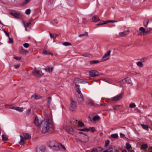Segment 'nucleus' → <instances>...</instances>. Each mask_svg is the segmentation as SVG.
Listing matches in <instances>:
<instances>
[{"mask_svg":"<svg viewBox=\"0 0 152 152\" xmlns=\"http://www.w3.org/2000/svg\"><path fill=\"white\" fill-rule=\"evenodd\" d=\"M53 121L51 118L45 119L41 122L40 127L42 133L46 132L50 128L53 129Z\"/></svg>","mask_w":152,"mask_h":152,"instance_id":"nucleus-1","label":"nucleus"},{"mask_svg":"<svg viewBox=\"0 0 152 152\" xmlns=\"http://www.w3.org/2000/svg\"><path fill=\"white\" fill-rule=\"evenodd\" d=\"M74 83L75 85V90L78 94L77 96L78 99L80 102H83L84 100L83 96L79 89L80 86L79 84L81 83H87V82L83 81L82 79L77 78L74 80Z\"/></svg>","mask_w":152,"mask_h":152,"instance_id":"nucleus-2","label":"nucleus"},{"mask_svg":"<svg viewBox=\"0 0 152 152\" xmlns=\"http://www.w3.org/2000/svg\"><path fill=\"white\" fill-rule=\"evenodd\" d=\"M76 137L77 139L83 142H86L88 140V136L82 132L77 133Z\"/></svg>","mask_w":152,"mask_h":152,"instance_id":"nucleus-3","label":"nucleus"},{"mask_svg":"<svg viewBox=\"0 0 152 152\" xmlns=\"http://www.w3.org/2000/svg\"><path fill=\"white\" fill-rule=\"evenodd\" d=\"M49 146L52 149L54 150H57L59 149V145L55 141L50 142Z\"/></svg>","mask_w":152,"mask_h":152,"instance_id":"nucleus-4","label":"nucleus"},{"mask_svg":"<svg viewBox=\"0 0 152 152\" xmlns=\"http://www.w3.org/2000/svg\"><path fill=\"white\" fill-rule=\"evenodd\" d=\"M33 73L35 76L38 77L43 75L44 74L42 71L36 69H34Z\"/></svg>","mask_w":152,"mask_h":152,"instance_id":"nucleus-5","label":"nucleus"},{"mask_svg":"<svg viewBox=\"0 0 152 152\" xmlns=\"http://www.w3.org/2000/svg\"><path fill=\"white\" fill-rule=\"evenodd\" d=\"M89 75L91 77H96L99 75V72L96 70H91L89 71Z\"/></svg>","mask_w":152,"mask_h":152,"instance_id":"nucleus-6","label":"nucleus"},{"mask_svg":"<svg viewBox=\"0 0 152 152\" xmlns=\"http://www.w3.org/2000/svg\"><path fill=\"white\" fill-rule=\"evenodd\" d=\"M77 106L76 102L73 100H72L70 105V109L72 111H74L77 107Z\"/></svg>","mask_w":152,"mask_h":152,"instance_id":"nucleus-7","label":"nucleus"},{"mask_svg":"<svg viewBox=\"0 0 152 152\" xmlns=\"http://www.w3.org/2000/svg\"><path fill=\"white\" fill-rule=\"evenodd\" d=\"M123 94V93H122L113 97L112 98V100L116 102L120 100L122 98Z\"/></svg>","mask_w":152,"mask_h":152,"instance_id":"nucleus-8","label":"nucleus"},{"mask_svg":"<svg viewBox=\"0 0 152 152\" xmlns=\"http://www.w3.org/2000/svg\"><path fill=\"white\" fill-rule=\"evenodd\" d=\"M10 13L12 15L14 16L16 18H18L20 16V13L19 12L16 11H14Z\"/></svg>","mask_w":152,"mask_h":152,"instance_id":"nucleus-9","label":"nucleus"},{"mask_svg":"<svg viewBox=\"0 0 152 152\" xmlns=\"http://www.w3.org/2000/svg\"><path fill=\"white\" fill-rule=\"evenodd\" d=\"M111 51L109 50L102 57V58L104 59V60H107L108 59L107 58L110 55Z\"/></svg>","mask_w":152,"mask_h":152,"instance_id":"nucleus-10","label":"nucleus"},{"mask_svg":"<svg viewBox=\"0 0 152 152\" xmlns=\"http://www.w3.org/2000/svg\"><path fill=\"white\" fill-rule=\"evenodd\" d=\"M37 150L39 152H45V148L43 145L39 146L37 148Z\"/></svg>","mask_w":152,"mask_h":152,"instance_id":"nucleus-11","label":"nucleus"},{"mask_svg":"<svg viewBox=\"0 0 152 152\" xmlns=\"http://www.w3.org/2000/svg\"><path fill=\"white\" fill-rule=\"evenodd\" d=\"M41 121H40L37 117H36L34 120V124L37 126H39L41 125Z\"/></svg>","mask_w":152,"mask_h":152,"instance_id":"nucleus-12","label":"nucleus"},{"mask_svg":"<svg viewBox=\"0 0 152 152\" xmlns=\"http://www.w3.org/2000/svg\"><path fill=\"white\" fill-rule=\"evenodd\" d=\"M23 137L26 140L30 139L31 138V136L30 134L28 133H23Z\"/></svg>","mask_w":152,"mask_h":152,"instance_id":"nucleus-13","label":"nucleus"},{"mask_svg":"<svg viewBox=\"0 0 152 152\" xmlns=\"http://www.w3.org/2000/svg\"><path fill=\"white\" fill-rule=\"evenodd\" d=\"M66 131L68 133L72 134L74 132V130L72 127H69L66 128Z\"/></svg>","mask_w":152,"mask_h":152,"instance_id":"nucleus-14","label":"nucleus"},{"mask_svg":"<svg viewBox=\"0 0 152 152\" xmlns=\"http://www.w3.org/2000/svg\"><path fill=\"white\" fill-rule=\"evenodd\" d=\"M20 140L19 142V143L20 145H23L25 143L26 140L21 135H20Z\"/></svg>","mask_w":152,"mask_h":152,"instance_id":"nucleus-15","label":"nucleus"},{"mask_svg":"<svg viewBox=\"0 0 152 152\" xmlns=\"http://www.w3.org/2000/svg\"><path fill=\"white\" fill-rule=\"evenodd\" d=\"M129 33V30H128L122 32H120L119 33V34L121 37H124V36L128 34Z\"/></svg>","mask_w":152,"mask_h":152,"instance_id":"nucleus-16","label":"nucleus"},{"mask_svg":"<svg viewBox=\"0 0 152 152\" xmlns=\"http://www.w3.org/2000/svg\"><path fill=\"white\" fill-rule=\"evenodd\" d=\"M41 97L39 95H34L31 96V98L35 100H37L40 99Z\"/></svg>","mask_w":152,"mask_h":152,"instance_id":"nucleus-17","label":"nucleus"},{"mask_svg":"<svg viewBox=\"0 0 152 152\" xmlns=\"http://www.w3.org/2000/svg\"><path fill=\"white\" fill-rule=\"evenodd\" d=\"M100 119V117L98 115H96L94 116L92 118L93 121H99Z\"/></svg>","mask_w":152,"mask_h":152,"instance_id":"nucleus-18","label":"nucleus"},{"mask_svg":"<svg viewBox=\"0 0 152 152\" xmlns=\"http://www.w3.org/2000/svg\"><path fill=\"white\" fill-rule=\"evenodd\" d=\"M122 81L124 83H125L124 81H125L126 83H127L128 84L130 83L131 82V80H130V78H129L128 77L126 78L124 80H122Z\"/></svg>","mask_w":152,"mask_h":152,"instance_id":"nucleus-19","label":"nucleus"},{"mask_svg":"<svg viewBox=\"0 0 152 152\" xmlns=\"http://www.w3.org/2000/svg\"><path fill=\"white\" fill-rule=\"evenodd\" d=\"M20 52L21 54H24L25 53H28V51L27 50H24L23 48V47H22L20 50Z\"/></svg>","mask_w":152,"mask_h":152,"instance_id":"nucleus-20","label":"nucleus"},{"mask_svg":"<svg viewBox=\"0 0 152 152\" xmlns=\"http://www.w3.org/2000/svg\"><path fill=\"white\" fill-rule=\"evenodd\" d=\"M140 125L143 128V129L146 130H147L149 128V126L148 125L146 124H141Z\"/></svg>","mask_w":152,"mask_h":152,"instance_id":"nucleus-21","label":"nucleus"},{"mask_svg":"<svg viewBox=\"0 0 152 152\" xmlns=\"http://www.w3.org/2000/svg\"><path fill=\"white\" fill-rule=\"evenodd\" d=\"M92 20L94 22H96L100 20L96 16L94 15L92 17Z\"/></svg>","mask_w":152,"mask_h":152,"instance_id":"nucleus-22","label":"nucleus"},{"mask_svg":"<svg viewBox=\"0 0 152 152\" xmlns=\"http://www.w3.org/2000/svg\"><path fill=\"white\" fill-rule=\"evenodd\" d=\"M78 126L80 127H83L84 126V124L80 121H79L77 122Z\"/></svg>","mask_w":152,"mask_h":152,"instance_id":"nucleus-23","label":"nucleus"},{"mask_svg":"<svg viewBox=\"0 0 152 152\" xmlns=\"http://www.w3.org/2000/svg\"><path fill=\"white\" fill-rule=\"evenodd\" d=\"M46 71L50 73L53 70V67H48L45 69Z\"/></svg>","mask_w":152,"mask_h":152,"instance_id":"nucleus-24","label":"nucleus"},{"mask_svg":"<svg viewBox=\"0 0 152 152\" xmlns=\"http://www.w3.org/2000/svg\"><path fill=\"white\" fill-rule=\"evenodd\" d=\"M126 148L128 151H129V150L132 148V146L129 143H126Z\"/></svg>","mask_w":152,"mask_h":152,"instance_id":"nucleus-25","label":"nucleus"},{"mask_svg":"<svg viewBox=\"0 0 152 152\" xmlns=\"http://www.w3.org/2000/svg\"><path fill=\"white\" fill-rule=\"evenodd\" d=\"M110 137H111L115 139L117 138L118 137V134L116 133L111 134Z\"/></svg>","mask_w":152,"mask_h":152,"instance_id":"nucleus-26","label":"nucleus"},{"mask_svg":"<svg viewBox=\"0 0 152 152\" xmlns=\"http://www.w3.org/2000/svg\"><path fill=\"white\" fill-rule=\"evenodd\" d=\"M23 107H16V111H18L20 112H21L23 111Z\"/></svg>","mask_w":152,"mask_h":152,"instance_id":"nucleus-27","label":"nucleus"},{"mask_svg":"<svg viewBox=\"0 0 152 152\" xmlns=\"http://www.w3.org/2000/svg\"><path fill=\"white\" fill-rule=\"evenodd\" d=\"M148 147V145L147 144H143L141 146V148L142 149H146Z\"/></svg>","mask_w":152,"mask_h":152,"instance_id":"nucleus-28","label":"nucleus"},{"mask_svg":"<svg viewBox=\"0 0 152 152\" xmlns=\"http://www.w3.org/2000/svg\"><path fill=\"white\" fill-rule=\"evenodd\" d=\"M137 65L138 66L140 67H141L143 66V64L141 61L137 62Z\"/></svg>","mask_w":152,"mask_h":152,"instance_id":"nucleus-29","label":"nucleus"},{"mask_svg":"<svg viewBox=\"0 0 152 152\" xmlns=\"http://www.w3.org/2000/svg\"><path fill=\"white\" fill-rule=\"evenodd\" d=\"M136 106L135 104L134 103H131L129 105V107L131 108H134L136 107Z\"/></svg>","mask_w":152,"mask_h":152,"instance_id":"nucleus-30","label":"nucleus"},{"mask_svg":"<svg viewBox=\"0 0 152 152\" xmlns=\"http://www.w3.org/2000/svg\"><path fill=\"white\" fill-rule=\"evenodd\" d=\"M48 98V100L47 101V104L48 105V106L49 107L50 104L51 98L50 97H49Z\"/></svg>","mask_w":152,"mask_h":152,"instance_id":"nucleus-31","label":"nucleus"},{"mask_svg":"<svg viewBox=\"0 0 152 152\" xmlns=\"http://www.w3.org/2000/svg\"><path fill=\"white\" fill-rule=\"evenodd\" d=\"M99 62V61L98 60L92 61L90 62L91 64H96Z\"/></svg>","mask_w":152,"mask_h":152,"instance_id":"nucleus-32","label":"nucleus"},{"mask_svg":"<svg viewBox=\"0 0 152 152\" xmlns=\"http://www.w3.org/2000/svg\"><path fill=\"white\" fill-rule=\"evenodd\" d=\"M140 31H142V32L143 33H147V32L145 31V29L143 27H141L139 28Z\"/></svg>","mask_w":152,"mask_h":152,"instance_id":"nucleus-33","label":"nucleus"},{"mask_svg":"<svg viewBox=\"0 0 152 152\" xmlns=\"http://www.w3.org/2000/svg\"><path fill=\"white\" fill-rule=\"evenodd\" d=\"M110 143V141L109 140H106L105 142L104 146L105 147H107L108 146Z\"/></svg>","mask_w":152,"mask_h":152,"instance_id":"nucleus-34","label":"nucleus"},{"mask_svg":"<svg viewBox=\"0 0 152 152\" xmlns=\"http://www.w3.org/2000/svg\"><path fill=\"white\" fill-rule=\"evenodd\" d=\"M121 106L120 105H118L113 106V107L114 110H119V107Z\"/></svg>","mask_w":152,"mask_h":152,"instance_id":"nucleus-35","label":"nucleus"},{"mask_svg":"<svg viewBox=\"0 0 152 152\" xmlns=\"http://www.w3.org/2000/svg\"><path fill=\"white\" fill-rule=\"evenodd\" d=\"M149 21V20H147L145 21L144 22V26L145 27L147 26Z\"/></svg>","mask_w":152,"mask_h":152,"instance_id":"nucleus-36","label":"nucleus"},{"mask_svg":"<svg viewBox=\"0 0 152 152\" xmlns=\"http://www.w3.org/2000/svg\"><path fill=\"white\" fill-rule=\"evenodd\" d=\"M31 10L30 9L26 10L25 11V13L26 15H29L30 13Z\"/></svg>","mask_w":152,"mask_h":152,"instance_id":"nucleus-37","label":"nucleus"},{"mask_svg":"<svg viewBox=\"0 0 152 152\" xmlns=\"http://www.w3.org/2000/svg\"><path fill=\"white\" fill-rule=\"evenodd\" d=\"M63 45L65 46H69L71 45L70 43H69L68 42H65L63 43Z\"/></svg>","mask_w":152,"mask_h":152,"instance_id":"nucleus-38","label":"nucleus"},{"mask_svg":"<svg viewBox=\"0 0 152 152\" xmlns=\"http://www.w3.org/2000/svg\"><path fill=\"white\" fill-rule=\"evenodd\" d=\"M23 24L25 28H26L27 27L31 24L30 22L26 23V24H25L24 22H23Z\"/></svg>","mask_w":152,"mask_h":152,"instance_id":"nucleus-39","label":"nucleus"},{"mask_svg":"<svg viewBox=\"0 0 152 152\" xmlns=\"http://www.w3.org/2000/svg\"><path fill=\"white\" fill-rule=\"evenodd\" d=\"M83 36H88V34L87 32H86L84 34H80L79 35V37H81Z\"/></svg>","mask_w":152,"mask_h":152,"instance_id":"nucleus-40","label":"nucleus"},{"mask_svg":"<svg viewBox=\"0 0 152 152\" xmlns=\"http://www.w3.org/2000/svg\"><path fill=\"white\" fill-rule=\"evenodd\" d=\"M2 139L4 140H7V137L5 135H2Z\"/></svg>","mask_w":152,"mask_h":152,"instance_id":"nucleus-41","label":"nucleus"},{"mask_svg":"<svg viewBox=\"0 0 152 152\" xmlns=\"http://www.w3.org/2000/svg\"><path fill=\"white\" fill-rule=\"evenodd\" d=\"M29 45V44L28 43H25L23 44V46L26 48H28Z\"/></svg>","mask_w":152,"mask_h":152,"instance_id":"nucleus-42","label":"nucleus"},{"mask_svg":"<svg viewBox=\"0 0 152 152\" xmlns=\"http://www.w3.org/2000/svg\"><path fill=\"white\" fill-rule=\"evenodd\" d=\"M95 128L94 127H90V131H91V132L93 133L95 131Z\"/></svg>","mask_w":152,"mask_h":152,"instance_id":"nucleus-43","label":"nucleus"},{"mask_svg":"<svg viewBox=\"0 0 152 152\" xmlns=\"http://www.w3.org/2000/svg\"><path fill=\"white\" fill-rule=\"evenodd\" d=\"M30 1V0H25L22 3L23 5L26 4Z\"/></svg>","mask_w":152,"mask_h":152,"instance_id":"nucleus-44","label":"nucleus"},{"mask_svg":"<svg viewBox=\"0 0 152 152\" xmlns=\"http://www.w3.org/2000/svg\"><path fill=\"white\" fill-rule=\"evenodd\" d=\"M88 104L92 106L94 104V102L93 101H91L88 102Z\"/></svg>","mask_w":152,"mask_h":152,"instance_id":"nucleus-45","label":"nucleus"},{"mask_svg":"<svg viewBox=\"0 0 152 152\" xmlns=\"http://www.w3.org/2000/svg\"><path fill=\"white\" fill-rule=\"evenodd\" d=\"M8 38L9 39V43H13V39L12 38H10V37H9Z\"/></svg>","mask_w":152,"mask_h":152,"instance_id":"nucleus-46","label":"nucleus"},{"mask_svg":"<svg viewBox=\"0 0 152 152\" xmlns=\"http://www.w3.org/2000/svg\"><path fill=\"white\" fill-rule=\"evenodd\" d=\"M20 66V65L19 64H17L14 65V67L15 69H17Z\"/></svg>","mask_w":152,"mask_h":152,"instance_id":"nucleus-47","label":"nucleus"},{"mask_svg":"<svg viewBox=\"0 0 152 152\" xmlns=\"http://www.w3.org/2000/svg\"><path fill=\"white\" fill-rule=\"evenodd\" d=\"M59 147L62 148L64 150L65 149V147L62 144H60V145H59Z\"/></svg>","mask_w":152,"mask_h":152,"instance_id":"nucleus-48","label":"nucleus"},{"mask_svg":"<svg viewBox=\"0 0 152 152\" xmlns=\"http://www.w3.org/2000/svg\"><path fill=\"white\" fill-rule=\"evenodd\" d=\"M14 58L17 60H19L21 59L20 57H14Z\"/></svg>","mask_w":152,"mask_h":152,"instance_id":"nucleus-49","label":"nucleus"},{"mask_svg":"<svg viewBox=\"0 0 152 152\" xmlns=\"http://www.w3.org/2000/svg\"><path fill=\"white\" fill-rule=\"evenodd\" d=\"M78 130L81 131H86V128L83 129H77Z\"/></svg>","mask_w":152,"mask_h":152,"instance_id":"nucleus-50","label":"nucleus"},{"mask_svg":"<svg viewBox=\"0 0 152 152\" xmlns=\"http://www.w3.org/2000/svg\"><path fill=\"white\" fill-rule=\"evenodd\" d=\"M31 111V109H28L27 112L26 114L27 115H28L30 113V112Z\"/></svg>","mask_w":152,"mask_h":152,"instance_id":"nucleus-51","label":"nucleus"},{"mask_svg":"<svg viewBox=\"0 0 152 152\" xmlns=\"http://www.w3.org/2000/svg\"><path fill=\"white\" fill-rule=\"evenodd\" d=\"M120 135L121 138H124L125 137V135L123 133H120Z\"/></svg>","mask_w":152,"mask_h":152,"instance_id":"nucleus-52","label":"nucleus"},{"mask_svg":"<svg viewBox=\"0 0 152 152\" xmlns=\"http://www.w3.org/2000/svg\"><path fill=\"white\" fill-rule=\"evenodd\" d=\"M54 22L56 23L57 24L58 22V20L57 19H55L54 20Z\"/></svg>","mask_w":152,"mask_h":152,"instance_id":"nucleus-53","label":"nucleus"},{"mask_svg":"<svg viewBox=\"0 0 152 152\" xmlns=\"http://www.w3.org/2000/svg\"><path fill=\"white\" fill-rule=\"evenodd\" d=\"M109 20H107V21H103V24H106L107 23H109L110 22H109Z\"/></svg>","mask_w":152,"mask_h":152,"instance_id":"nucleus-54","label":"nucleus"},{"mask_svg":"<svg viewBox=\"0 0 152 152\" xmlns=\"http://www.w3.org/2000/svg\"><path fill=\"white\" fill-rule=\"evenodd\" d=\"M109 22H111V23H115V22H117L118 21H115V20H109Z\"/></svg>","mask_w":152,"mask_h":152,"instance_id":"nucleus-55","label":"nucleus"},{"mask_svg":"<svg viewBox=\"0 0 152 152\" xmlns=\"http://www.w3.org/2000/svg\"><path fill=\"white\" fill-rule=\"evenodd\" d=\"M50 36L51 38H53L54 37V34L51 33H50Z\"/></svg>","mask_w":152,"mask_h":152,"instance_id":"nucleus-56","label":"nucleus"},{"mask_svg":"<svg viewBox=\"0 0 152 152\" xmlns=\"http://www.w3.org/2000/svg\"><path fill=\"white\" fill-rule=\"evenodd\" d=\"M86 131L88 132L90 131V127L89 128H86Z\"/></svg>","mask_w":152,"mask_h":152,"instance_id":"nucleus-57","label":"nucleus"},{"mask_svg":"<svg viewBox=\"0 0 152 152\" xmlns=\"http://www.w3.org/2000/svg\"><path fill=\"white\" fill-rule=\"evenodd\" d=\"M10 109H13V110H16V107H11L10 108Z\"/></svg>","mask_w":152,"mask_h":152,"instance_id":"nucleus-58","label":"nucleus"},{"mask_svg":"<svg viewBox=\"0 0 152 152\" xmlns=\"http://www.w3.org/2000/svg\"><path fill=\"white\" fill-rule=\"evenodd\" d=\"M144 33H143V32H140L138 34L139 35H144Z\"/></svg>","mask_w":152,"mask_h":152,"instance_id":"nucleus-59","label":"nucleus"},{"mask_svg":"<svg viewBox=\"0 0 152 152\" xmlns=\"http://www.w3.org/2000/svg\"><path fill=\"white\" fill-rule=\"evenodd\" d=\"M43 53L45 54H46L47 53V51L46 50H44L43 51Z\"/></svg>","mask_w":152,"mask_h":152,"instance_id":"nucleus-60","label":"nucleus"},{"mask_svg":"<svg viewBox=\"0 0 152 152\" xmlns=\"http://www.w3.org/2000/svg\"><path fill=\"white\" fill-rule=\"evenodd\" d=\"M129 152H135L133 150H129V151H128Z\"/></svg>","mask_w":152,"mask_h":152,"instance_id":"nucleus-61","label":"nucleus"},{"mask_svg":"<svg viewBox=\"0 0 152 152\" xmlns=\"http://www.w3.org/2000/svg\"><path fill=\"white\" fill-rule=\"evenodd\" d=\"M4 32L6 33V34L7 36H8V37H9V34H8V33H7L5 31H4Z\"/></svg>","mask_w":152,"mask_h":152,"instance_id":"nucleus-62","label":"nucleus"},{"mask_svg":"<svg viewBox=\"0 0 152 152\" xmlns=\"http://www.w3.org/2000/svg\"><path fill=\"white\" fill-rule=\"evenodd\" d=\"M122 152H127L126 150L125 149L123 150Z\"/></svg>","mask_w":152,"mask_h":152,"instance_id":"nucleus-63","label":"nucleus"},{"mask_svg":"<svg viewBox=\"0 0 152 152\" xmlns=\"http://www.w3.org/2000/svg\"><path fill=\"white\" fill-rule=\"evenodd\" d=\"M95 150L94 149H93L91 151V152H95Z\"/></svg>","mask_w":152,"mask_h":152,"instance_id":"nucleus-64","label":"nucleus"}]
</instances>
